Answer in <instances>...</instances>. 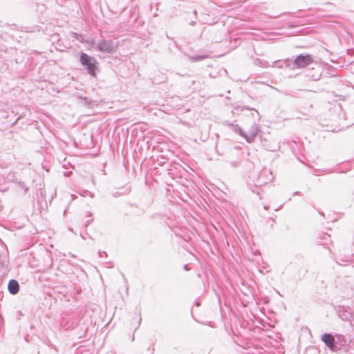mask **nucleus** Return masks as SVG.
<instances>
[{"label": "nucleus", "instance_id": "f257e3e1", "mask_svg": "<svg viewBox=\"0 0 354 354\" xmlns=\"http://www.w3.org/2000/svg\"><path fill=\"white\" fill-rule=\"evenodd\" d=\"M80 62L82 66L86 67L88 74L93 77L96 76L95 70L97 68V62L95 58L85 53H82L80 57Z\"/></svg>", "mask_w": 354, "mask_h": 354}, {"label": "nucleus", "instance_id": "f03ea898", "mask_svg": "<svg viewBox=\"0 0 354 354\" xmlns=\"http://www.w3.org/2000/svg\"><path fill=\"white\" fill-rule=\"evenodd\" d=\"M313 62V59L310 55H299L294 59L292 64L294 67L296 66L297 68H301L308 66Z\"/></svg>", "mask_w": 354, "mask_h": 354}, {"label": "nucleus", "instance_id": "7ed1b4c3", "mask_svg": "<svg viewBox=\"0 0 354 354\" xmlns=\"http://www.w3.org/2000/svg\"><path fill=\"white\" fill-rule=\"evenodd\" d=\"M116 48L117 46L111 40H102L97 44V49L106 53H114Z\"/></svg>", "mask_w": 354, "mask_h": 354}, {"label": "nucleus", "instance_id": "20e7f679", "mask_svg": "<svg viewBox=\"0 0 354 354\" xmlns=\"http://www.w3.org/2000/svg\"><path fill=\"white\" fill-rule=\"evenodd\" d=\"M259 131H260L259 126L256 123H253L252 125L249 129L248 133H246L245 132V138H244L248 143H252L254 142V140Z\"/></svg>", "mask_w": 354, "mask_h": 354}, {"label": "nucleus", "instance_id": "39448f33", "mask_svg": "<svg viewBox=\"0 0 354 354\" xmlns=\"http://www.w3.org/2000/svg\"><path fill=\"white\" fill-rule=\"evenodd\" d=\"M322 340L330 348L331 351H335L338 347L335 345V336L328 333H324L322 336Z\"/></svg>", "mask_w": 354, "mask_h": 354}, {"label": "nucleus", "instance_id": "423d86ee", "mask_svg": "<svg viewBox=\"0 0 354 354\" xmlns=\"http://www.w3.org/2000/svg\"><path fill=\"white\" fill-rule=\"evenodd\" d=\"M8 291L11 294H12V295L17 294L19 292V283L17 282V281H16L15 279L10 280V281L8 282Z\"/></svg>", "mask_w": 354, "mask_h": 354}, {"label": "nucleus", "instance_id": "0eeeda50", "mask_svg": "<svg viewBox=\"0 0 354 354\" xmlns=\"http://www.w3.org/2000/svg\"><path fill=\"white\" fill-rule=\"evenodd\" d=\"M271 66L274 67V68H281L283 66L290 67L292 69L295 68L294 66H290V60L288 59H284V60L274 61V62H272V64L271 65Z\"/></svg>", "mask_w": 354, "mask_h": 354}, {"label": "nucleus", "instance_id": "6e6552de", "mask_svg": "<svg viewBox=\"0 0 354 354\" xmlns=\"http://www.w3.org/2000/svg\"><path fill=\"white\" fill-rule=\"evenodd\" d=\"M339 317L342 320H349L351 317H353V313L348 308H342V310H339L338 311Z\"/></svg>", "mask_w": 354, "mask_h": 354}, {"label": "nucleus", "instance_id": "1a4fd4ad", "mask_svg": "<svg viewBox=\"0 0 354 354\" xmlns=\"http://www.w3.org/2000/svg\"><path fill=\"white\" fill-rule=\"evenodd\" d=\"M337 344L339 345V347L346 344V340L344 335L340 334L335 335V345L337 346Z\"/></svg>", "mask_w": 354, "mask_h": 354}, {"label": "nucleus", "instance_id": "9d476101", "mask_svg": "<svg viewBox=\"0 0 354 354\" xmlns=\"http://www.w3.org/2000/svg\"><path fill=\"white\" fill-rule=\"evenodd\" d=\"M230 126L233 127L234 132L239 133L241 137L245 138V131L237 124H229Z\"/></svg>", "mask_w": 354, "mask_h": 354}, {"label": "nucleus", "instance_id": "9b49d317", "mask_svg": "<svg viewBox=\"0 0 354 354\" xmlns=\"http://www.w3.org/2000/svg\"><path fill=\"white\" fill-rule=\"evenodd\" d=\"M254 64L263 68H267L270 66L268 62L265 60H261L260 59H256L254 61Z\"/></svg>", "mask_w": 354, "mask_h": 354}, {"label": "nucleus", "instance_id": "f8f14e48", "mask_svg": "<svg viewBox=\"0 0 354 354\" xmlns=\"http://www.w3.org/2000/svg\"><path fill=\"white\" fill-rule=\"evenodd\" d=\"M207 57L206 55H196V56H189V59L192 62H198L201 61Z\"/></svg>", "mask_w": 354, "mask_h": 354}, {"label": "nucleus", "instance_id": "ddd939ff", "mask_svg": "<svg viewBox=\"0 0 354 354\" xmlns=\"http://www.w3.org/2000/svg\"><path fill=\"white\" fill-rule=\"evenodd\" d=\"M73 35H74V38L76 40L79 41L81 43H84L85 42V40H84V38L83 35L77 34V33H74Z\"/></svg>", "mask_w": 354, "mask_h": 354}, {"label": "nucleus", "instance_id": "4468645a", "mask_svg": "<svg viewBox=\"0 0 354 354\" xmlns=\"http://www.w3.org/2000/svg\"><path fill=\"white\" fill-rule=\"evenodd\" d=\"M349 320H350V324H351V326L354 328V315H353V317H351V319Z\"/></svg>", "mask_w": 354, "mask_h": 354}, {"label": "nucleus", "instance_id": "2eb2a0df", "mask_svg": "<svg viewBox=\"0 0 354 354\" xmlns=\"http://www.w3.org/2000/svg\"><path fill=\"white\" fill-rule=\"evenodd\" d=\"M92 221V220H87L86 222V226H87L88 225H89V223Z\"/></svg>", "mask_w": 354, "mask_h": 354}, {"label": "nucleus", "instance_id": "dca6fc26", "mask_svg": "<svg viewBox=\"0 0 354 354\" xmlns=\"http://www.w3.org/2000/svg\"><path fill=\"white\" fill-rule=\"evenodd\" d=\"M184 268H185V270H189V268H188V265H185V266H184Z\"/></svg>", "mask_w": 354, "mask_h": 354}, {"label": "nucleus", "instance_id": "f3484780", "mask_svg": "<svg viewBox=\"0 0 354 354\" xmlns=\"http://www.w3.org/2000/svg\"><path fill=\"white\" fill-rule=\"evenodd\" d=\"M266 174V171H262V172L261 173V176H263V175H264V174Z\"/></svg>", "mask_w": 354, "mask_h": 354}, {"label": "nucleus", "instance_id": "a211bd4d", "mask_svg": "<svg viewBox=\"0 0 354 354\" xmlns=\"http://www.w3.org/2000/svg\"><path fill=\"white\" fill-rule=\"evenodd\" d=\"M196 306H198L200 305L199 302H196Z\"/></svg>", "mask_w": 354, "mask_h": 354}]
</instances>
